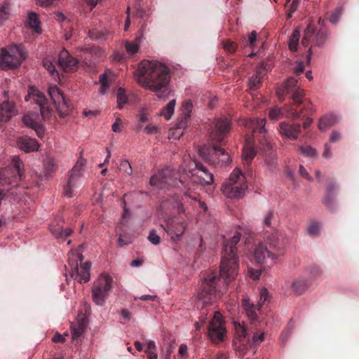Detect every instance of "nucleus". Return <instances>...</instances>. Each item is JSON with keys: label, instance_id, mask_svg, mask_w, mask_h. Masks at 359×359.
Instances as JSON below:
<instances>
[{"label": "nucleus", "instance_id": "1", "mask_svg": "<svg viewBox=\"0 0 359 359\" xmlns=\"http://www.w3.org/2000/svg\"><path fill=\"white\" fill-rule=\"evenodd\" d=\"M241 240V233L236 231L230 243L224 244L220 264L219 276L216 273H208L201 283V292L198 300L203 305L213 302L219 297L226 285L233 280L238 273V262L236 245Z\"/></svg>", "mask_w": 359, "mask_h": 359}, {"label": "nucleus", "instance_id": "2", "mask_svg": "<svg viewBox=\"0 0 359 359\" xmlns=\"http://www.w3.org/2000/svg\"><path fill=\"white\" fill-rule=\"evenodd\" d=\"M137 81L142 87L154 92L159 99L169 95L167 86L170 82L169 69L161 62L144 60L135 72Z\"/></svg>", "mask_w": 359, "mask_h": 359}, {"label": "nucleus", "instance_id": "3", "mask_svg": "<svg viewBox=\"0 0 359 359\" xmlns=\"http://www.w3.org/2000/svg\"><path fill=\"white\" fill-rule=\"evenodd\" d=\"M213 175L203 165H198L194 161H189L183 168L180 175V184L188 190H195L198 185L205 186L213 183Z\"/></svg>", "mask_w": 359, "mask_h": 359}, {"label": "nucleus", "instance_id": "4", "mask_svg": "<svg viewBox=\"0 0 359 359\" xmlns=\"http://www.w3.org/2000/svg\"><path fill=\"white\" fill-rule=\"evenodd\" d=\"M236 337L233 341L234 348L240 355H244L252 346H259L264 340V332L262 331L252 332L251 339H246L248 329L244 324L235 323Z\"/></svg>", "mask_w": 359, "mask_h": 359}, {"label": "nucleus", "instance_id": "5", "mask_svg": "<svg viewBox=\"0 0 359 359\" xmlns=\"http://www.w3.org/2000/svg\"><path fill=\"white\" fill-rule=\"evenodd\" d=\"M83 257L81 248L72 250L68 253V266L70 275L79 283H87L90 280V269L91 263L86 262L82 263Z\"/></svg>", "mask_w": 359, "mask_h": 359}, {"label": "nucleus", "instance_id": "6", "mask_svg": "<svg viewBox=\"0 0 359 359\" xmlns=\"http://www.w3.org/2000/svg\"><path fill=\"white\" fill-rule=\"evenodd\" d=\"M247 189L245 175L239 168H236L222 185V191L229 198H239L244 196Z\"/></svg>", "mask_w": 359, "mask_h": 359}, {"label": "nucleus", "instance_id": "7", "mask_svg": "<svg viewBox=\"0 0 359 359\" xmlns=\"http://www.w3.org/2000/svg\"><path fill=\"white\" fill-rule=\"evenodd\" d=\"M25 59V52L21 45L3 48L0 54V66L3 69L18 68Z\"/></svg>", "mask_w": 359, "mask_h": 359}, {"label": "nucleus", "instance_id": "8", "mask_svg": "<svg viewBox=\"0 0 359 359\" xmlns=\"http://www.w3.org/2000/svg\"><path fill=\"white\" fill-rule=\"evenodd\" d=\"M113 278L107 274L100 275L92 287L93 301L98 306L104 304L112 288Z\"/></svg>", "mask_w": 359, "mask_h": 359}, {"label": "nucleus", "instance_id": "9", "mask_svg": "<svg viewBox=\"0 0 359 359\" xmlns=\"http://www.w3.org/2000/svg\"><path fill=\"white\" fill-rule=\"evenodd\" d=\"M199 155L214 165H226L230 161V157L223 149L210 145H205L198 149Z\"/></svg>", "mask_w": 359, "mask_h": 359}, {"label": "nucleus", "instance_id": "10", "mask_svg": "<svg viewBox=\"0 0 359 359\" xmlns=\"http://www.w3.org/2000/svg\"><path fill=\"white\" fill-rule=\"evenodd\" d=\"M22 165V161L18 156H15L13 158L12 166L0 170V183L2 185L17 184L22 177L23 171L21 169Z\"/></svg>", "mask_w": 359, "mask_h": 359}, {"label": "nucleus", "instance_id": "11", "mask_svg": "<svg viewBox=\"0 0 359 359\" xmlns=\"http://www.w3.org/2000/svg\"><path fill=\"white\" fill-rule=\"evenodd\" d=\"M175 175L176 173L170 169L163 170L151 177L150 186L154 189H163L167 185L179 187V180L174 178Z\"/></svg>", "mask_w": 359, "mask_h": 359}, {"label": "nucleus", "instance_id": "12", "mask_svg": "<svg viewBox=\"0 0 359 359\" xmlns=\"http://www.w3.org/2000/svg\"><path fill=\"white\" fill-rule=\"evenodd\" d=\"M226 333L224 322L219 312H215L208 327V337L214 343L224 340Z\"/></svg>", "mask_w": 359, "mask_h": 359}, {"label": "nucleus", "instance_id": "13", "mask_svg": "<svg viewBox=\"0 0 359 359\" xmlns=\"http://www.w3.org/2000/svg\"><path fill=\"white\" fill-rule=\"evenodd\" d=\"M297 80L295 78L291 77L287 80L283 88H278L277 94L279 100L284 99L285 94L292 93V99L294 104L299 105L302 103V97L304 95L303 90L301 89L297 85Z\"/></svg>", "mask_w": 359, "mask_h": 359}, {"label": "nucleus", "instance_id": "14", "mask_svg": "<svg viewBox=\"0 0 359 359\" xmlns=\"http://www.w3.org/2000/svg\"><path fill=\"white\" fill-rule=\"evenodd\" d=\"M26 102H31L39 106L42 118L48 119L50 118L51 109L48 104V100L45 95L35 88L31 87L29 89L27 96L25 97Z\"/></svg>", "mask_w": 359, "mask_h": 359}, {"label": "nucleus", "instance_id": "15", "mask_svg": "<svg viewBox=\"0 0 359 359\" xmlns=\"http://www.w3.org/2000/svg\"><path fill=\"white\" fill-rule=\"evenodd\" d=\"M280 256V254L278 252L270 250L263 243H259L253 252L255 261L260 264H273Z\"/></svg>", "mask_w": 359, "mask_h": 359}, {"label": "nucleus", "instance_id": "16", "mask_svg": "<svg viewBox=\"0 0 359 359\" xmlns=\"http://www.w3.org/2000/svg\"><path fill=\"white\" fill-rule=\"evenodd\" d=\"M231 128V122L229 118L226 116L217 118L212 127L210 137L214 140L222 141L229 133Z\"/></svg>", "mask_w": 359, "mask_h": 359}, {"label": "nucleus", "instance_id": "17", "mask_svg": "<svg viewBox=\"0 0 359 359\" xmlns=\"http://www.w3.org/2000/svg\"><path fill=\"white\" fill-rule=\"evenodd\" d=\"M48 93L60 116H67L70 111V106L58 88L56 86H50Z\"/></svg>", "mask_w": 359, "mask_h": 359}, {"label": "nucleus", "instance_id": "18", "mask_svg": "<svg viewBox=\"0 0 359 359\" xmlns=\"http://www.w3.org/2000/svg\"><path fill=\"white\" fill-rule=\"evenodd\" d=\"M86 161L80 158L72 169L67 185L65 188V194L67 197L70 198L72 196L73 188L76 186L77 179L81 176Z\"/></svg>", "mask_w": 359, "mask_h": 359}, {"label": "nucleus", "instance_id": "19", "mask_svg": "<svg viewBox=\"0 0 359 359\" xmlns=\"http://www.w3.org/2000/svg\"><path fill=\"white\" fill-rule=\"evenodd\" d=\"M187 223L178 218L171 219L165 229L173 242L181 240L187 228Z\"/></svg>", "mask_w": 359, "mask_h": 359}, {"label": "nucleus", "instance_id": "20", "mask_svg": "<svg viewBox=\"0 0 359 359\" xmlns=\"http://www.w3.org/2000/svg\"><path fill=\"white\" fill-rule=\"evenodd\" d=\"M58 63L66 72H75L78 68V60L73 57L66 49H63L59 53Z\"/></svg>", "mask_w": 359, "mask_h": 359}, {"label": "nucleus", "instance_id": "21", "mask_svg": "<svg viewBox=\"0 0 359 359\" xmlns=\"http://www.w3.org/2000/svg\"><path fill=\"white\" fill-rule=\"evenodd\" d=\"M285 113H287L286 116L288 118L300 117L301 112L294 111L291 105H285L282 109L274 107L269 111V118L271 119H279L284 116Z\"/></svg>", "mask_w": 359, "mask_h": 359}, {"label": "nucleus", "instance_id": "22", "mask_svg": "<svg viewBox=\"0 0 359 359\" xmlns=\"http://www.w3.org/2000/svg\"><path fill=\"white\" fill-rule=\"evenodd\" d=\"M278 130L282 136L295 140L297 138L301 131V126L299 123L290 125L287 123L283 122L280 124Z\"/></svg>", "mask_w": 359, "mask_h": 359}, {"label": "nucleus", "instance_id": "23", "mask_svg": "<svg viewBox=\"0 0 359 359\" xmlns=\"http://www.w3.org/2000/svg\"><path fill=\"white\" fill-rule=\"evenodd\" d=\"M242 306L245 311L248 318L252 322L259 320L258 313L259 309H258L250 299L244 296L242 299Z\"/></svg>", "mask_w": 359, "mask_h": 359}, {"label": "nucleus", "instance_id": "24", "mask_svg": "<svg viewBox=\"0 0 359 359\" xmlns=\"http://www.w3.org/2000/svg\"><path fill=\"white\" fill-rule=\"evenodd\" d=\"M18 147L26 153L36 151L39 144L34 139L28 137H22L18 140Z\"/></svg>", "mask_w": 359, "mask_h": 359}, {"label": "nucleus", "instance_id": "25", "mask_svg": "<svg viewBox=\"0 0 359 359\" xmlns=\"http://www.w3.org/2000/svg\"><path fill=\"white\" fill-rule=\"evenodd\" d=\"M15 114L14 104L8 101L0 104V121H7Z\"/></svg>", "mask_w": 359, "mask_h": 359}, {"label": "nucleus", "instance_id": "26", "mask_svg": "<svg viewBox=\"0 0 359 359\" xmlns=\"http://www.w3.org/2000/svg\"><path fill=\"white\" fill-rule=\"evenodd\" d=\"M266 119H258L255 118H249L245 121V127L252 130L253 132L265 133Z\"/></svg>", "mask_w": 359, "mask_h": 359}, {"label": "nucleus", "instance_id": "27", "mask_svg": "<svg viewBox=\"0 0 359 359\" xmlns=\"http://www.w3.org/2000/svg\"><path fill=\"white\" fill-rule=\"evenodd\" d=\"M193 104L191 101L184 102L182 107V117L179 121L180 128H186L188 123V119L191 115Z\"/></svg>", "mask_w": 359, "mask_h": 359}, {"label": "nucleus", "instance_id": "28", "mask_svg": "<svg viewBox=\"0 0 359 359\" xmlns=\"http://www.w3.org/2000/svg\"><path fill=\"white\" fill-rule=\"evenodd\" d=\"M316 29L312 23H310L304 31V34L302 40V44L304 47H308L313 43L316 45Z\"/></svg>", "mask_w": 359, "mask_h": 359}, {"label": "nucleus", "instance_id": "29", "mask_svg": "<svg viewBox=\"0 0 359 359\" xmlns=\"http://www.w3.org/2000/svg\"><path fill=\"white\" fill-rule=\"evenodd\" d=\"M338 121L339 118L334 114L325 115L320 119L318 128L322 131H325L337 123Z\"/></svg>", "mask_w": 359, "mask_h": 359}, {"label": "nucleus", "instance_id": "30", "mask_svg": "<svg viewBox=\"0 0 359 359\" xmlns=\"http://www.w3.org/2000/svg\"><path fill=\"white\" fill-rule=\"evenodd\" d=\"M256 154L257 151L254 147V142L251 141H248L243 149V160L246 163H250L255 156Z\"/></svg>", "mask_w": 359, "mask_h": 359}, {"label": "nucleus", "instance_id": "31", "mask_svg": "<svg viewBox=\"0 0 359 359\" xmlns=\"http://www.w3.org/2000/svg\"><path fill=\"white\" fill-rule=\"evenodd\" d=\"M142 38V35H139L133 41H125V48L128 54L133 55L139 51Z\"/></svg>", "mask_w": 359, "mask_h": 359}, {"label": "nucleus", "instance_id": "32", "mask_svg": "<svg viewBox=\"0 0 359 359\" xmlns=\"http://www.w3.org/2000/svg\"><path fill=\"white\" fill-rule=\"evenodd\" d=\"M86 323L83 320L79 321L76 323H72L71 325L72 338L73 341L79 339L83 334L86 329Z\"/></svg>", "mask_w": 359, "mask_h": 359}, {"label": "nucleus", "instance_id": "33", "mask_svg": "<svg viewBox=\"0 0 359 359\" xmlns=\"http://www.w3.org/2000/svg\"><path fill=\"white\" fill-rule=\"evenodd\" d=\"M27 26L32 29L36 33L41 34V22L36 13H29L27 22Z\"/></svg>", "mask_w": 359, "mask_h": 359}, {"label": "nucleus", "instance_id": "34", "mask_svg": "<svg viewBox=\"0 0 359 359\" xmlns=\"http://www.w3.org/2000/svg\"><path fill=\"white\" fill-rule=\"evenodd\" d=\"M264 244L266 245L270 250L278 252L280 255H282L280 248L279 238L278 237L277 233H272L270 236H269Z\"/></svg>", "mask_w": 359, "mask_h": 359}, {"label": "nucleus", "instance_id": "35", "mask_svg": "<svg viewBox=\"0 0 359 359\" xmlns=\"http://www.w3.org/2000/svg\"><path fill=\"white\" fill-rule=\"evenodd\" d=\"M111 36V32L109 30H97L93 29L89 31V36L93 39H96L100 41H104Z\"/></svg>", "mask_w": 359, "mask_h": 359}, {"label": "nucleus", "instance_id": "36", "mask_svg": "<svg viewBox=\"0 0 359 359\" xmlns=\"http://www.w3.org/2000/svg\"><path fill=\"white\" fill-rule=\"evenodd\" d=\"M50 230L57 238H65L72 233V229L69 228L62 229L60 226L54 227L53 225L50 226Z\"/></svg>", "mask_w": 359, "mask_h": 359}, {"label": "nucleus", "instance_id": "37", "mask_svg": "<svg viewBox=\"0 0 359 359\" xmlns=\"http://www.w3.org/2000/svg\"><path fill=\"white\" fill-rule=\"evenodd\" d=\"M116 100H117V107L119 109H123L124 105L128 103V97L126 93V90L124 88H119L117 90Z\"/></svg>", "mask_w": 359, "mask_h": 359}, {"label": "nucleus", "instance_id": "38", "mask_svg": "<svg viewBox=\"0 0 359 359\" xmlns=\"http://www.w3.org/2000/svg\"><path fill=\"white\" fill-rule=\"evenodd\" d=\"M291 287L294 293L301 294L306 290L307 284L304 280H297L292 283Z\"/></svg>", "mask_w": 359, "mask_h": 359}, {"label": "nucleus", "instance_id": "39", "mask_svg": "<svg viewBox=\"0 0 359 359\" xmlns=\"http://www.w3.org/2000/svg\"><path fill=\"white\" fill-rule=\"evenodd\" d=\"M175 104V100H172L170 101L168 104L162 109L160 114L161 116H164L167 120L170 119L174 113Z\"/></svg>", "mask_w": 359, "mask_h": 359}, {"label": "nucleus", "instance_id": "40", "mask_svg": "<svg viewBox=\"0 0 359 359\" xmlns=\"http://www.w3.org/2000/svg\"><path fill=\"white\" fill-rule=\"evenodd\" d=\"M10 3L9 1H4V4L0 7V22L2 23L5 20H8L10 14H11V9H10Z\"/></svg>", "mask_w": 359, "mask_h": 359}, {"label": "nucleus", "instance_id": "41", "mask_svg": "<svg viewBox=\"0 0 359 359\" xmlns=\"http://www.w3.org/2000/svg\"><path fill=\"white\" fill-rule=\"evenodd\" d=\"M100 87L99 88V93L100 94L104 95L106 94L109 89V85L107 79V73L105 72L100 76L99 78Z\"/></svg>", "mask_w": 359, "mask_h": 359}, {"label": "nucleus", "instance_id": "42", "mask_svg": "<svg viewBox=\"0 0 359 359\" xmlns=\"http://www.w3.org/2000/svg\"><path fill=\"white\" fill-rule=\"evenodd\" d=\"M299 37V32L297 29L294 30L289 39V48L292 51L297 50Z\"/></svg>", "mask_w": 359, "mask_h": 359}, {"label": "nucleus", "instance_id": "43", "mask_svg": "<svg viewBox=\"0 0 359 359\" xmlns=\"http://www.w3.org/2000/svg\"><path fill=\"white\" fill-rule=\"evenodd\" d=\"M328 38V32L326 28L322 27L316 34V45L321 46L324 44Z\"/></svg>", "mask_w": 359, "mask_h": 359}, {"label": "nucleus", "instance_id": "44", "mask_svg": "<svg viewBox=\"0 0 359 359\" xmlns=\"http://www.w3.org/2000/svg\"><path fill=\"white\" fill-rule=\"evenodd\" d=\"M37 116L34 114H28L23 116L22 121L28 127L33 128L39 123L36 120Z\"/></svg>", "mask_w": 359, "mask_h": 359}, {"label": "nucleus", "instance_id": "45", "mask_svg": "<svg viewBox=\"0 0 359 359\" xmlns=\"http://www.w3.org/2000/svg\"><path fill=\"white\" fill-rule=\"evenodd\" d=\"M262 78V76L261 74V71L257 72V73L250 79V88L251 90H256L257 88H258L261 83Z\"/></svg>", "mask_w": 359, "mask_h": 359}, {"label": "nucleus", "instance_id": "46", "mask_svg": "<svg viewBox=\"0 0 359 359\" xmlns=\"http://www.w3.org/2000/svg\"><path fill=\"white\" fill-rule=\"evenodd\" d=\"M43 166L47 172H53L56 169L55 161L50 157H46L43 160Z\"/></svg>", "mask_w": 359, "mask_h": 359}, {"label": "nucleus", "instance_id": "47", "mask_svg": "<svg viewBox=\"0 0 359 359\" xmlns=\"http://www.w3.org/2000/svg\"><path fill=\"white\" fill-rule=\"evenodd\" d=\"M259 299L258 301L257 306L260 308L269 299V292L266 288L262 287L259 292Z\"/></svg>", "mask_w": 359, "mask_h": 359}, {"label": "nucleus", "instance_id": "48", "mask_svg": "<svg viewBox=\"0 0 359 359\" xmlns=\"http://www.w3.org/2000/svg\"><path fill=\"white\" fill-rule=\"evenodd\" d=\"M274 218V212L269 210L262 219V223L264 227H271L272 220Z\"/></svg>", "mask_w": 359, "mask_h": 359}, {"label": "nucleus", "instance_id": "49", "mask_svg": "<svg viewBox=\"0 0 359 359\" xmlns=\"http://www.w3.org/2000/svg\"><path fill=\"white\" fill-rule=\"evenodd\" d=\"M43 66L52 74L53 76H57L58 73L55 71V66L50 59L46 58L43 60Z\"/></svg>", "mask_w": 359, "mask_h": 359}, {"label": "nucleus", "instance_id": "50", "mask_svg": "<svg viewBox=\"0 0 359 359\" xmlns=\"http://www.w3.org/2000/svg\"><path fill=\"white\" fill-rule=\"evenodd\" d=\"M334 189V185H330L326 191V195L323 201V203L327 207L331 206L332 203V199L331 198L332 191Z\"/></svg>", "mask_w": 359, "mask_h": 359}, {"label": "nucleus", "instance_id": "51", "mask_svg": "<svg viewBox=\"0 0 359 359\" xmlns=\"http://www.w3.org/2000/svg\"><path fill=\"white\" fill-rule=\"evenodd\" d=\"M307 231L309 236H316L320 232L319 224L316 222L311 223L308 227Z\"/></svg>", "mask_w": 359, "mask_h": 359}, {"label": "nucleus", "instance_id": "52", "mask_svg": "<svg viewBox=\"0 0 359 359\" xmlns=\"http://www.w3.org/2000/svg\"><path fill=\"white\" fill-rule=\"evenodd\" d=\"M302 154L304 156L306 157H315L316 156V151L312 147L308 146V147H301L299 148Z\"/></svg>", "mask_w": 359, "mask_h": 359}, {"label": "nucleus", "instance_id": "53", "mask_svg": "<svg viewBox=\"0 0 359 359\" xmlns=\"http://www.w3.org/2000/svg\"><path fill=\"white\" fill-rule=\"evenodd\" d=\"M257 33L256 31L253 30L248 35V39L245 42V46H249L251 48H254L255 46V42L257 41Z\"/></svg>", "mask_w": 359, "mask_h": 359}, {"label": "nucleus", "instance_id": "54", "mask_svg": "<svg viewBox=\"0 0 359 359\" xmlns=\"http://www.w3.org/2000/svg\"><path fill=\"white\" fill-rule=\"evenodd\" d=\"M119 168L128 175H131L133 173L132 167L127 160H123L121 161Z\"/></svg>", "mask_w": 359, "mask_h": 359}, {"label": "nucleus", "instance_id": "55", "mask_svg": "<svg viewBox=\"0 0 359 359\" xmlns=\"http://www.w3.org/2000/svg\"><path fill=\"white\" fill-rule=\"evenodd\" d=\"M55 18L59 22L62 23V27L64 29L68 28V25L69 24V20L67 19V18L62 13H60V12L57 13L55 14Z\"/></svg>", "mask_w": 359, "mask_h": 359}, {"label": "nucleus", "instance_id": "56", "mask_svg": "<svg viewBox=\"0 0 359 359\" xmlns=\"http://www.w3.org/2000/svg\"><path fill=\"white\" fill-rule=\"evenodd\" d=\"M148 239L153 245H158L161 242L160 237L154 231H150Z\"/></svg>", "mask_w": 359, "mask_h": 359}, {"label": "nucleus", "instance_id": "57", "mask_svg": "<svg viewBox=\"0 0 359 359\" xmlns=\"http://www.w3.org/2000/svg\"><path fill=\"white\" fill-rule=\"evenodd\" d=\"M158 128L156 125L149 124L144 128V132L147 135H153L158 133Z\"/></svg>", "mask_w": 359, "mask_h": 359}, {"label": "nucleus", "instance_id": "58", "mask_svg": "<svg viewBox=\"0 0 359 359\" xmlns=\"http://www.w3.org/2000/svg\"><path fill=\"white\" fill-rule=\"evenodd\" d=\"M120 316L122 319L129 321L133 317V313L126 309H122L120 311Z\"/></svg>", "mask_w": 359, "mask_h": 359}, {"label": "nucleus", "instance_id": "59", "mask_svg": "<svg viewBox=\"0 0 359 359\" xmlns=\"http://www.w3.org/2000/svg\"><path fill=\"white\" fill-rule=\"evenodd\" d=\"M178 355L182 358L188 356V348L186 344H181L178 349Z\"/></svg>", "mask_w": 359, "mask_h": 359}, {"label": "nucleus", "instance_id": "60", "mask_svg": "<svg viewBox=\"0 0 359 359\" xmlns=\"http://www.w3.org/2000/svg\"><path fill=\"white\" fill-rule=\"evenodd\" d=\"M32 129L35 130L36 134L39 137L42 138L43 137L45 134V130L43 126L41 123H39L37 126H36V127L33 128Z\"/></svg>", "mask_w": 359, "mask_h": 359}, {"label": "nucleus", "instance_id": "61", "mask_svg": "<svg viewBox=\"0 0 359 359\" xmlns=\"http://www.w3.org/2000/svg\"><path fill=\"white\" fill-rule=\"evenodd\" d=\"M121 121L119 118H117L115 122L112 124L111 129L114 133H120L121 131Z\"/></svg>", "mask_w": 359, "mask_h": 359}, {"label": "nucleus", "instance_id": "62", "mask_svg": "<svg viewBox=\"0 0 359 359\" xmlns=\"http://www.w3.org/2000/svg\"><path fill=\"white\" fill-rule=\"evenodd\" d=\"M184 128H180L179 121L177 123V128L172 132V135L175 138H180L183 135V130Z\"/></svg>", "mask_w": 359, "mask_h": 359}, {"label": "nucleus", "instance_id": "63", "mask_svg": "<svg viewBox=\"0 0 359 359\" xmlns=\"http://www.w3.org/2000/svg\"><path fill=\"white\" fill-rule=\"evenodd\" d=\"M224 49H226L227 51L230 53H233L236 50V45L231 41H229L224 45Z\"/></svg>", "mask_w": 359, "mask_h": 359}, {"label": "nucleus", "instance_id": "64", "mask_svg": "<svg viewBox=\"0 0 359 359\" xmlns=\"http://www.w3.org/2000/svg\"><path fill=\"white\" fill-rule=\"evenodd\" d=\"M144 352L147 353V357L149 359H157L156 350H145Z\"/></svg>", "mask_w": 359, "mask_h": 359}]
</instances>
